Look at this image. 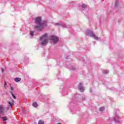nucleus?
Returning a JSON list of instances; mask_svg holds the SVG:
<instances>
[{
  "instance_id": "1",
  "label": "nucleus",
  "mask_w": 124,
  "mask_h": 124,
  "mask_svg": "<svg viewBox=\"0 0 124 124\" xmlns=\"http://www.w3.org/2000/svg\"><path fill=\"white\" fill-rule=\"evenodd\" d=\"M35 23L37 25L35 26V29L37 31H41V30L44 29L45 27L47 26V22L46 21H41V17H36Z\"/></svg>"
},
{
  "instance_id": "2",
  "label": "nucleus",
  "mask_w": 124,
  "mask_h": 124,
  "mask_svg": "<svg viewBox=\"0 0 124 124\" xmlns=\"http://www.w3.org/2000/svg\"><path fill=\"white\" fill-rule=\"evenodd\" d=\"M49 39V37H48V35L47 34H45L42 37H40V41L41 42L42 45H43V46L47 45Z\"/></svg>"
},
{
  "instance_id": "3",
  "label": "nucleus",
  "mask_w": 124,
  "mask_h": 124,
  "mask_svg": "<svg viewBox=\"0 0 124 124\" xmlns=\"http://www.w3.org/2000/svg\"><path fill=\"white\" fill-rule=\"evenodd\" d=\"M86 35H88V36H91V37H93L94 39H95L96 40H98L99 39V38L98 37L96 36L94 33H93V31H91V30L88 29L87 30L86 32Z\"/></svg>"
},
{
  "instance_id": "4",
  "label": "nucleus",
  "mask_w": 124,
  "mask_h": 124,
  "mask_svg": "<svg viewBox=\"0 0 124 124\" xmlns=\"http://www.w3.org/2000/svg\"><path fill=\"white\" fill-rule=\"evenodd\" d=\"M50 39L51 40H52V41L53 42V43L54 44H56V43L59 41V38H58V37H56V36H51L50 37Z\"/></svg>"
},
{
  "instance_id": "5",
  "label": "nucleus",
  "mask_w": 124,
  "mask_h": 124,
  "mask_svg": "<svg viewBox=\"0 0 124 124\" xmlns=\"http://www.w3.org/2000/svg\"><path fill=\"white\" fill-rule=\"evenodd\" d=\"M78 89L79 91H80V92H81L82 93L84 92V87H83V85H82V83H79L78 84Z\"/></svg>"
},
{
  "instance_id": "6",
  "label": "nucleus",
  "mask_w": 124,
  "mask_h": 124,
  "mask_svg": "<svg viewBox=\"0 0 124 124\" xmlns=\"http://www.w3.org/2000/svg\"><path fill=\"white\" fill-rule=\"evenodd\" d=\"M13 104V100L12 101V102H8V105L7 108V110H8L10 108H12V106L14 105Z\"/></svg>"
},
{
  "instance_id": "7",
  "label": "nucleus",
  "mask_w": 124,
  "mask_h": 124,
  "mask_svg": "<svg viewBox=\"0 0 124 124\" xmlns=\"http://www.w3.org/2000/svg\"><path fill=\"white\" fill-rule=\"evenodd\" d=\"M0 114L4 115V107L0 106Z\"/></svg>"
},
{
  "instance_id": "8",
  "label": "nucleus",
  "mask_w": 124,
  "mask_h": 124,
  "mask_svg": "<svg viewBox=\"0 0 124 124\" xmlns=\"http://www.w3.org/2000/svg\"><path fill=\"white\" fill-rule=\"evenodd\" d=\"M15 81L16 83L18 82H20L21 81V78H15Z\"/></svg>"
},
{
  "instance_id": "9",
  "label": "nucleus",
  "mask_w": 124,
  "mask_h": 124,
  "mask_svg": "<svg viewBox=\"0 0 124 124\" xmlns=\"http://www.w3.org/2000/svg\"><path fill=\"white\" fill-rule=\"evenodd\" d=\"M32 106H33V107L36 108L38 106V105L37 104V103H36V102H35L32 104Z\"/></svg>"
},
{
  "instance_id": "10",
  "label": "nucleus",
  "mask_w": 124,
  "mask_h": 124,
  "mask_svg": "<svg viewBox=\"0 0 124 124\" xmlns=\"http://www.w3.org/2000/svg\"><path fill=\"white\" fill-rule=\"evenodd\" d=\"M108 72H109V71H108V70H104L103 71V73H104V74H107Z\"/></svg>"
},
{
  "instance_id": "11",
  "label": "nucleus",
  "mask_w": 124,
  "mask_h": 124,
  "mask_svg": "<svg viewBox=\"0 0 124 124\" xmlns=\"http://www.w3.org/2000/svg\"><path fill=\"white\" fill-rule=\"evenodd\" d=\"M11 93L13 98H14V99H16V96L15 95H14V94H13V92H12V91H11Z\"/></svg>"
},
{
  "instance_id": "12",
  "label": "nucleus",
  "mask_w": 124,
  "mask_h": 124,
  "mask_svg": "<svg viewBox=\"0 0 124 124\" xmlns=\"http://www.w3.org/2000/svg\"><path fill=\"white\" fill-rule=\"evenodd\" d=\"M38 124H44V121L43 120H40L38 122Z\"/></svg>"
},
{
  "instance_id": "13",
  "label": "nucleus",
  "mask_w": 124,
  "mask_h": 124,
  "mask_svg": "<svg viewBox=\"0 0 124 124\" xmlns=\"http://www.w3.org/2000/svg\"><path fill=\"white\" fill-rule=\"evenodd\" d=\"M118 3H119V0H115V6L117 7L118 6Z\"/></svg>"
},
{
  "instance_id": "14",
  "label": "nucleus",
  "mask_w": 124,
  "mask_h": 124,
  "mask_svg": "<svg viewBox=\"0 0 124 124\" xmlns=\"http://www.w3.org/2000/svg\"><path fill=\"white\" fill-rule=\"evenodd\" d=\"M82 7H83V8H87V5L83 4L81 5Z\"/></svg>"
},
{
  "instance_id": "15",
  "label": "nucleus",
  "mask_w": 124,
  "mask_h": 124,
  "mask_svg": "<svg viewBox=\"0 0 124 124\" xmlns=\"http://www.w3.org/2000/svg\"><path fill=\"white\" fill-rule=\"evenodd\" d=\"M2 119L4 122H5V121L7 120V118L6 117H3Z\"/></svg>"
},
{
  "instance_id": "16",
  "label": "nucleus",
  "mask_w": 124,
  "mask_h": 124,
  "mask_svg": "<svg viewBox=\"0 0 124 124\" xmlns=\"http://www.w3.org/2000/svg\"><path fill=\"white\" fill-rule=\"evenodd\" d=\"M34 32L32 31H31L30 32V35H31V36H33V34H34Z\"/></svg>"
},
{
  "instance_id": "17",
  "label": "nucleus",
  "mask_w": 124,
  "mask_h": 124,
  "mask_svg": "<svg viewBox=\"0 0 124 124\" xmlns=\"http://www.w3.org/2000/svg\"><path fill=\"white\" fill-rule=\"evenodd\" d=\"M104 108L102 107L100 108V111H104Z\"/></svg>"
},
{
  "instance_id": "18",
  "label": "nucleus",
  "mask_w": 124,
  "mask_h": 124,
  "mask_svg": "<svg viewBox=\"0 0 124 124\" xmlns=\"http://www.w3.org/2000/svg\"><path fill=\"white\" fill-rule=\"evenodd\" d=\"M7 87V83H6V82H5L4 88H6Z\"/></svg>"
},
{
  "instance_id": "19",
  "label": "nucleus",
  "mask_w": 124,
  "mask_h": 124,
  "mask_svg": "<svg viewBox=\"0 0 124 124\" xmlns=\"http://www.w3.org/2000/svg\"><path fill=\"white\" fill-rule=\"evenodd\" d=\"M115 122H118L119 120L118 119L117 117L114 118Z\"/></svg>"
},
{
  "instance_id": "20",
  "label": "nucleus",
  "mask_w": 124,
  "mask_h": 124,
  "mask_svg": "<svg viewBox=\"0 0 124 124\" xmlns=\"http://www.w3.org/2000/svg\"><path fill=\"white\" fill-rule=\"evenodd\" d=\"M60 25H61V23H55V26H60Z\"/></svg>"
},
{
  "instance_id": "21",
  "label": "nucleus",
  "mask_w": 124,
  "mask_h": 124,
  "mask_svg": "<svg viewBox=\"0 0 124 124\" xmlns=\"http://www.w3.org/2000/svg\"><path fill=\"white\" fill-rule=\"evenodd\" d=\"M72 69L73 70H74V69H75V67H72Z\"/></svg>"
},
{
  "instance_id": "22",
  "label": "nucleus",
  "mask_w": 124,
  "mask_h": 124,
  "mask_svg": "<svg viewBox=\"0 0 124 124\" xmlns=\"http://www.w3.org/2000/svg\"><path fill=\"white\" fill-rule=\"evenodd\" d=\"M11 89L12 91H13L14 90L13 87H11Z\"/></svg>"
},
{
  "instance_id": "23",
  "label": "nucleus",
  "mask_w": 124,
  "mask_h": 124,
  "mask_svg": "<svg viewBox=\"0 0 124 124\" xmlns=\"http://www.w3.org/2000/svg\"><path fill=\"white\" fill-rule=\"evenodd\" d=\"M1 70H2V73H3V69H1Z\"/></svg>"
},
{
  "instance_id": "24",
  "label": "nucleus",
  "mask_w": 124,
  "mask_h": 124,
  "mask_svg": "<svg viewBox=\"0 0 124 124\" xmlns=\"http://www.w3.org/2000/svg\"><path fill=\"white\" fill-rule=\"evenodd\" d=\"M22 111H24V108H22Z\"/></svg>"
}]
</instances>
